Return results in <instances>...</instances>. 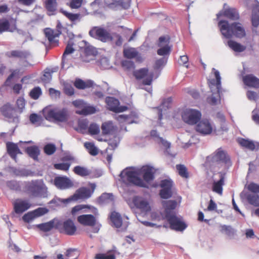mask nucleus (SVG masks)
<instances>
[{
  "label": "nucleus",
  "mask_w": 259,
  "mask_h": 259,
  "mask_svg": "<svg viewBox=\"0 0 259 259\" xmlns=\"http://www.w3.org/2000/svg\"><path fill=\"white\" fill-rule=\"evenodd\" d=\"M154 169L148 166L141 168H130L122 170L120 174V180L126 184H134L141 187H146L145 182H149L154 179Z\"/></svg>",
  "instance_id": "1"
},
{
  "label": "nucleus",
  "mask_w": 259,
  "mask_h": 259,
  "mask_svg": "<svg viewBox=\"0 0 259 259\" xmlns=\"http://www.w3.org/2000/svg\"><path fill=\"white\" fill-rule=\"evenodd\" d=\"M230 164V160L225 151L218 149L212 155L207 158V165L213 172H219V170L224 168Z\"/></svg>",
  "instance_id": "2"
},
{
  "label": "nucleus",
  "mask_w": 259,
  "mask_h": 259,
  "mask_svg": "<svg viewBox=\"0 0 259 259\" xmlns=\"http://www.w3.org/2000/svg\"><path fill=\"white\" fill-rule=\"evenodd\" d=\"M219 26L222 35L226 38H230L233 35L242 38L246 35L245 29L240 23L235 22L230 25L228 21L221 20L219 22Z\"/></svg>",
  "instance_id": "3"
},
{
  "label": "nucleus",
  "mask_w": 259,
  "mask_h": 259,
  "mask_svg": "<svg viewBox=\"0 0 259 259\" xmlns=\"http://www.w3.org/2000/svg\"><path fill=\"white\" fill-rule=\"evenodd\" d=\"M43 114L45 118L50 121L65 122L68 120L69 117V113L66 108H46L44 109Z\"/></svg>",
  "instance_id": "4"
},
{
  "label": "nucleus",
  "mask_w": 259,
  "mask_h": 259,
  "mask_svg": "<svg viewBox=\"0 0 259 259\" xmlns=\"http://www.w3.org/2000/svg\"><path fill=\"white\" fill-rule=\"evenodd\" d=\"M28 191L34 197L46 198L48 196V188L41 180L31 181L28 186Z\"/></svg>",
  "instance_id": "5"
},
{
  "label": "nucleus",
  "mask_w": 259,
  "mask_h": 259,
  "mask_svg": "<svg viewBox=\"0 0 259 259\" xmlns=\"http://www.w3.org/2000/svg\"><path fill=\"white\" fill-rule=\"evenodd\" d=\"M214 70V74L216 79V83L213 80L211 82L210 88L212 92V95L211 97H208L207 99V102L212 105H215L220 102V92L221 89V77L220 75V73L218 70H216L214 68H213Z\"/></svg>",
  "instance_id": "6"
},
{
  "label": "nucleus",
  "mask_w": 259,
  "mask_h": 259,
  "mask_svg": "<svg viewBox=\"0 0 259 259\" xmlns=\"http://www.w3.org/2000/svg\"><path fill=\"white\" fill-rule=\"evenodd\" d=\"M182 117L183 121L186 123L194 125L200 120L201 117V113L196 109H186L183 111Z\"/></svg>",
  "instance_id": "7"
},
{
  "label": "nucleus",
  "mask_w": 259,
  "mask_h": 259,
  "mask_svg": "<svg viewBox=\"0 0 259 259\" xmlns=\"http://www.w3.org/2000/svg\"><path fill=\"white\" fill-rule=\"evenodd\" d=\"M78 222L83 226L92 227V232L97 233L101 227V225L97 222L96 218L92 214H82L78 217Z\"/></svg>",
  "instance_id": "8"
},
{
  "label": "nucleus",
  "mask_w": 259,
  "mask_h": 259,
  "mask_svg": "<svg viewBox=\"0 0 259 259\" xmlns=\"http://www.w3.org/2000/svg\"><path fill=\"white\" fill-rule=\"evenodd\" d=\"M90 35L102 42H107L113 39L112 35L106 29L100 27H95L89 32Z\"/></svg>",
  "instance_id": "9"
},
{
  "label": "nucleus",
  "mask_w": 259,
  "mask_h": 259,
  "mask_svg": "<svg viewBox=\"0 0 259 259\" xmlns=\"http://www.w3.org/2000/svg\"><path fill=\"white\" fill-rule=\"evenodd\" d=\"M134 76L138 81L141 80L142 85H150L152 83L153 73L147 68H144L134 72Z\"/></svg>",
  "instance_id": "10"
},
{
  "label": "nucleus",
  "mask_w": 259,
  "mask_h": 259,
  "mask_svg": "<svg viewBox=\"0 0 259 259\" xmlns=\"http://www.w3.org/2000/svg\"><path fill=\"white\" fill-rule=\"evenodd\" d=\"M170 37L168 35L160 36L157 42L159 49L157 53L160 56L168 55L171 51L172 46L170 45Z\"/></svg>",
  "instance_id": "11"
},
{
  "label": "nucleus",
  "mask_w": 259,
  "mask_h": 259,
  "mask_svg": "<svg viewBox=\"0 0 259 259\" xmlns=\"http://www.w3.org/2000/svg\"><path fill=\"white\" fill-rule=\"evenodd\" d=\"M171 229L177 231H183L187 228V225L183 221L181 217H178L176 214L168 215L166 217Z\"/></svg>",
  "instance_id": "12"
},
{
  "label": "nucleus",
  "mask_w": 259,
  "mask_h": 259,
  "mask_svg": "<svg viewBox=\"0 0 259 259\" xmlns=\"http://www.w3.org/2000/svg\"><path fill=\"white\" fill-rule=\"evenodd\" d=\"M92 192L89 188L82 187L78 189L75 194L71 197L62 199L61 202L63 203H68L72 200H76L78 199H87L91 196Z\"/></svg>",
  "instance_id": "13"
},
{
  "label": "nucleus",
  "mask_w": 259,
  "mask_h": 259,
  "mask_svg": "<svg viewBox=\"0 0 259 259\" xmlns=\"http://www.w3.org/2000/svg\"><path fill=\"white\" fill-rule=\"evenodd\" d=\"M213 129V124L207 119H202L196 125V131L204 135L210 134Z\"/></svg>",
  "instance_id": "14"
},
{
  "label": "nucleus",
  "mask_w": 259,
  "mask_h": 259,
  "mask_svg": "<svg viewBox=\"0 0 259 259\" xmlns=\"http://www.w3.org/2000/svg\"><path fill=\"white\" fill-rule=\"evenodd\" d=\"M134 205L141 211L147 212L151 210V207L148 200L141 196H136L133 198Z\"/></svg>",
  "instance_id": "15"
},
{
  "label": "nucleus",
  "mask_w": 259,
  "mask_h": 259,
  "mask_svg": "<svg viewBox=\"0 0 259 259\" xmlns=\"http://www.w3.org/2000/svg\"><path fill=\"white\" fill-rule=\"evenodd\" d=\"M106 103L107 105L108 108L110 110L115 112H123L127 109V107L125 106H119V101L113 97H108L106 98Z\"/></svg>",
  "instance_id": "16"
},
{
  "label": "nucleus",
  "mask_w": 259,
  "mask_h": 259,
  "mask_svg": "<svg viewBox=\"0 0 259 259\" xmlns=\"http://www.w3.org/2000/svg\"><path fill=\"white\" fill-rule=\"evenodd\" d=\"M54 185L60 189H67L73 187V184L70 179L64 177H57L54 180Z\"/></svg>",
  "instance_id": "17"
},
{
  "label": "nucleus",
  "mask_w": 259,
  "mask_h": 259,
  "mask_svg": "<svg viewBox=\"0 0 259 259\" xmlns=\"http://www.w3.org/2000/svg\"><path fill=\"white\" fill-rule=\"evenodd\" d=\"M48 212L46 208L39 207L33 211L28 212L24 214L22 218L23 221L29 223L36 218L41 216Z\"/></svg>",
  "instance_id": "18"
},
{
  "label": "nucleus",
  "mask_w": 259,
  "mask_h": 259,
  "mask_svg": "<svg viewBox=\"0 0 259 259\" xmlns=\"http://www.w3.org/2000/svg\"><path fill=\"white\" fill-rule=\"evenodd\" d=\"M31 204L28 200L18 199L13 203L14 210L16 213H22L30 207Z\"/></svg>",
  "instance_id": "19"
},
{
  "label": "nucleus",
  "mask_w": 259,
  "mask_h": 259,
  "mask_svg": "<svg viewBox=\"0 0 259 259\" xmlns=\"http://www.w3.org/2000/svg\"><path fill=\"white\" fill-rule=\"evenodd\" d=\"M0 111L2 115L9 119L14 120L16 118V111L13 106L8 103L4 105L0 108Z\"/></svg>",
  "instance_id": "20"
},
{
  "label": "nucleus",
  "mask_w": 259,
  "mask_h": 259,
  "mask_svg": "<svg viewBox=\"0 0 259 259\" xmlns=\"http://www.w3.org/2000/svg\"><path fill=\"white\" fill-rule=\"evenodd\" d=\"M110 219L114 226L117 228H121L122 230L126 229L128 225V222H122L120 214L117 212H112Z\"/></svg>",
  "instance_id": "21"
},
{
  "label": "nucleus",
  "mask_w": 259,
  "mask_h": 259,
  "mask_svg": "<svg viewBox=\"0 0 259 259\" xmlns=\"http://www.w3.org/2000/svg\"><path fill=\"white\" fill-rule=\"evenodd\" d=\"M115 118L120 123H125L126 124H131L133 123H138L137 120L138 115L136 112H132L129 115L121 114L115 116Z\"/></svg>",
  "instance_id": "22"
},
{
  "label": "nucleus",
  "mask_w": 259,
  "mask_h": 259,
  "mask_svg": "<svg viewBox=\"0 0 259 259\" xmlns=\"http://www.w3.org/2000/svg\"><path fill=\"white\" fill-rule=\"evenodd\" d=\"M17 30L16 22H9L6 19H0V34L4 31L14 32Z\"/></svg>",
  "instance_id": "23"
},
{
  "label": "nucleus",
  "mask_w": 259,
  "mask_h": 259,
  "mask_svg": "<svg viewBox=\"0 0 259 259\" xmlns=\"http://www.w3.org/2000/svg\"><path fill=\"white\" fill-rule=\"evenodd\" d=\"M162 206L164 208L165 217L175 214L174 210L177 206V203L175 200H164L162 202Z\"/></svg>",
  "instance_id": "24"
},
{
  "label": "nucleus",
  "mask_w": 259,
  "mask_h": 259,
  "mask_svg": "<svg viewBox=\"0 0 259 259\" xmlns=\"http://www.w3.org/2000/svg\"><path fill=\"white\" fill-rule=\"evenodd\" d=\"M219 180L218 181H214L212 185V190L215 193L222 195L223 192V186L224 184V177L223 174L218 172Z\"/></svg>",
  "instance_id": "25"
},
{
  "label": "nucleus",
  "mask_w": 259,
  "mask_h": 259,
  "mask_svg": "<svg viewBox=\"0 0 259 259\" xmlns=\"http://www.w3.org/2000/svg\"><path fill=\"white\" fill-rule=\"evenodd\" d=\"M220 231L231 239H234L236 235V230L231 226L221 225L220 226Z\"/></svg>",
  "instance_id": "26"
},
{
  "label": "nucleus",
  "mask_w": 259,
  "mask_h": 259,
  "mask_svg": "<svg viewBox=\"0 0 259 259\" xmlns=\"http://www.w3.org/2000/svg\"><path fill=\"white\" fill-rule=\"evenodd\" d=\"M222 15L232 20H237L239 18L238 13L234 9H228L225 10L223 12H221L217 14V17L219 18Z\"/></svg>",
  "instance_id": "27"
},
{
  "label": "nucleus",
  "mask_w": 259,
  "mask_h": 259,
  "mask_svg": "<svg viewBox=\"0 0 259 259\" xmlns=\"http://www.w3.org/2000/svg\"><path fill=\"white\" fill-rule=\"evenodd\" d=\"M243 80L245 84L247 86L259 88V79L252 75H248L243 78Z\"/></svg>",
  "instance_id": "28"
},
{
  "label": "nucleus",
  "mask_w": 259,
  "mask_h": 259,
  "mask_svg": "<svg viewBox=\"0 0 259 259\" xmlns=\"http://www.w3.org/2000/svg\"><path fill=\"white\" fill-rule=\"evenodd\" d=\"M63 229L65 233L69 235H74L76 228L72 221L68 219L63 223Z\"/></svg>",
  "instance_id": "29"
},
{
  "label": "nucleus",
  "mask_w": 259,
  "mask_h": 259,
  "mask_svg": "<svg viewBox=\"0 0 259 259\" xmlns=\"http://www.w3.org/2000/svg\"><path fill=\"white\" fill-rule=\"evenodd\" d=\"M7 148L8 152L11 157L16 161V155L17 154H21L17 145L13 143L8 142L7 143Z\"/></svg>",
  "instance_id": "30"
},
{
  "label": "nucleus",
  "mask_w": 259,
  "mask_h": 259,
  "mask_svg": "<svg viewBox=\"0 0 259 259\" xmlns=\"http://www.w3.org/2000/svg\"><path fill=\"white\" fill-rule=\"evenodd\" d=\"M61 33V31L59 30H58V32L50 28H46L45 30L46 37L48 38L50 42H56V38L58 37Z\"/></svg>",
  "instance_id": "31"
},
{
  "label": "nucleus",
  "mask_w": 259,
  "mask_h": 259,
  "mask_svg": "<svg viewBox=\"0 0 259 259\" xmlns=\"http://www.w3.org/2000/svg\"><path fill=\"white\" fill-rule=\"evenodd\" d=\"M151 136L155 139L156 142L159 144H161L166 149L167 152H168L167 150L170 146V144L169 142L164 140L162 137H159L156 130L151 131Z\"/></svg>",
  "instance_id": "32"
},
{
  "label": "nucleus",
  "mask_w": 259,
  "mask_h": 259,
  "mask_svg": "<svg viewBox=\"0 0 259 259\" xmlns=\"http://www.w3.org/2000/svg\"><path fill=\"white\" fill-rule=\"evenodd\" d=\"M58 224V221L56 220H53L49 222L40 224L37 225L36 226L40 230L48 232L50 231L53 228L56 227Z\"/></svg>",
  "instance_id": "33"
},
{
  "label": "nucleus",
  "mask_w": 259,
  "mask_h": 259,
  "mask_svg": "<svg viewBox=\"0 0 259 259\" xmlns=\"http://www.w3.org/2000/svg\"><path fill=\"white\" fill-rule=\"evenodd\" d=\"M101 129L104 135H107L114 132L116 130V127L113 125L112 121H109L102 124Z\"/></svg>",
  "instance_id": "34"
},
{
  "label": "nucleus",
  "mask_w": 259,
  "mask_h": 259,
  "mask_svg": "<svg viewBox=\"0 0 259 259\" xmlns=\"http://www.w3.org/2000/svg\"><path fill=\"white\" fill-rule=\"evenodd\" d=\"M228 46L234 51L236 52H242L246 49V47L233 40L228 41Z\"/></svg>",
  "instance_id": "35"
},
{
  "label": "nucleus",
  "mask_w": 259,
  "mask_h": 259,
  "mask_svg": "<svg viewBox=\"0 0 259 259\" xmlns=\"http://www.w3.org/2000/svg\"><path fill=\"white\" fill-rule=\"evenodd\" d=\"M252 26L256 27L259 25V6H256L252 10L251 18Z\"/></svg>",
  "instance_id": "36"
},
{
  "label": "nucleus",
  "mask_w": 259,
  "mask_h": 259,
  "mask_svg": "<svg viewBox=\"0 0 259 259\" xmlns=\"http://www.w3.org/2000/svg\"><path fill=\"white\" fill-rule=\"evenodd\" d=\"M92 84L93 82L91 81L84 82L80 79H76L74 83L76 88L81 90L91 87Z\"/></svg>",
  "instance_id": "37"
},
{
  "label": "nucleus",
  "mask_w": 259,
  "mask_h": 259,
  "mask_svg": "<svg viewBox=\"0 0 259 259\" xmlns=\"http://www.w3.org/2000/svg\"><path fill=\"white\" fill-rule=\"evenodd\" d=\"M97 111L96 108L92 106H86L85 105L84 108L79 111L76 112L79 114L82 115H89L95 113Z\"/></svg>",
  "instance_id": "38"
},
{
  "label": "nucleus",
  "mask_w": 259,
  "mask_h": 259,
  "mask_svg": "<svg viewBox=\"0 0 259 259\" xmlns=\"http://www.w3.org/2000/svg\"><path fill=\"white\" fill-rule=\"evenodd\" d=\"M248 202L254 206H259V196L254 194H248L246 195Z\"/></svg>",
  "instance_id": "39"
},
{
  "label": "nucleus",
  "mask_w": 259,
  "mask_h": 259,
  "mask_svg": "<svg viewBox=\"0 0 259 259\" xmlns=\"http://www.w3.org/2000/svg\"><path fill=\"white\" fill-rule=\"evenodd\" d=\"M238 143L242 147H245L249 150H253L255 148V145L253 142L244 139H239Z\"/></svg>",
  "instance_id": "40"
},
{
  "label": "nucleus",
  "mask_w": 259,
  "mask_h": 259,
  "mask_svg": "<svg viewBox=\"0 0 259 259\" xmlns=\"http://www.w3.org/2000/svg\"><path fill=\"white\" fill-rule=\"evenodd\" d=\"M123 54L125 57L132 59L137 56L138 52L135 48H128L124 49Z\"/></svg>",
  "instance_id": "41"
},
{
  "label": "nucleus",
  "mask_w": 259,
  "mask_h": 259,
  "mask_svg": "<svg viewBox=\"0 0 259 259\" xmlns=\"http://www.w3.org/2000/svg\"><path fill=\"white\" fill-rule=\"evenodd\" d=\"M60 12L72 22L79 21L80 20V15L79 14H73L71 13H69L62 9L60 10Z\"/></svg>",
  "instance_id": "42"
},
{
  "label": "nucleus",
  "mask_w": 259,
  "mask_h": 259,
  "mask_svg": "<svg viewBox=\"0 0 259 259\" xmlns=\"http://www.w3.org/2000/svg\"><path fill=\"white\" fill-rule=\"evenodd\" d=\"M26 151L28 154L34 159H36L39 154V150L37 146L28 147Z\"/></svg>",
  "instance_id": "43"
},
{
  "label": "nucleus",
  "mask_w": 259,
  "mask_h": 259,
  "mask_svg": "<svg viewBox=\"0 0 259 259\" xmlns=\"http://www.w3.org/2000/svg\"><path fill=\"white\" fill-rule=\"evenodd\" d=\"M84 146L92 155L95 156L98 154V149L93 143L85 142Z\"/></svg>",
  "instance_id": "44"
},
{
  "label": "nucleus",
  "mask_w": 259,
  "mask_h": 259,
  "mask_svg": "<svg viewBox=\"0 0 259 259\" xmlns=\"http://www.w3.org/2000/svg\"><path fill=\"white\" fill-rule=\"evenodd\" d=\"M74 172L80 176L84 177L90 174V171L85 167L76 166L73 169Z\"/></svg>",
  "instance_id": "45"
},
{
  "label": "nucleus",
  "mask_w": 259,
  "mask_h": 259,
  "mask_svg": "<svg viewBox=\"0 0 259 259\" xmlns=\"http://www.w3.org/2000/svg\"><path fill=\"white\" fill-rule=\"evenodd\" d=\"M99 200L102 203H112L114 200V196L111 193H104L99 197Z\"/></svg>",
  "instance_id": "46"
},
{
  "label": "nucleus",
  "mask_w": 259,
  "mask_h": 259,
  "mask_svg": "<svg viewBox=\"0 0 259 259\" xmlns=\"http://www.w3.org/2000/svg\"><path fill=\"white\" fill-rule=\"evenodd\" d=\"M45 5L47 9L49 12H52L56 10L57 3L56 0H46Z\"/></svg>",
  "instance_id": "47"
},
{
  "label": "nucleus",
  "mask_w": 259,
  "mask_h": 259,
  "mask_svg": "<svg viewBox=\"0 0 259 259\" xmlns=\"http://www.w3.org/2000/svg\"><path fill=\"white\" fill-rule=\"evenodd\" d=\"M176 167L179 174L182 177L184 178H188L189 177L187 169L184 165H177Z\"/></svg>",
  "instance_id": "48"
},
{
  "label": "nucleus",
  "mask_w": 259,
  "mask_h": 259,
  "mask_svg": "<svg viewBox=\"0 0 259 259\" xmlns=\"http://www.w3.org/2000/svg\"><path fill=\"white\" fill-rule=\"evenodd\" d=\"M151 220L154 221L159 222L166 219L165 213H163L159 212H152L151 214Z\"/></svg>",
  "instance_id": "49"
},
{
  "label": "nucleus",
  "mask_w": 259,
  "mask_h": 259,
  "mask_svg": "<svg viewBox=\"0 0 259 259\" xmlns=\"http://www.w3.org/2000/svg\"><path fill=\"white\" fill-rule=\"evenodd\" d=\"M41 94V90L39 87H35L33 88L29 93V95L31 98L34 100L37 99Z\"/></svg>",
  "instance_id": "50"
},
{
  "label": "nucleus",
  "mask_w": 259,
  "mask_h": 259,
  "mask_svg": "<svg viewBox=\"0 0 259 259\" xmlns=\"http://www.w3.org/2000/svg\"><path fill=\"white\" fill-rule=\"evenodd\" d=\"M72 45H73V44H72L71 40H70V41H69V42L67 45L66 49L65 50V52L63 54V57H62V62L63 63H64V62H65L66 56L67 55L70 54L74 52V50L72 47Z\"/></svg>",
  "instance_id": "51"
},
{
  "label": "nucleus",
  "mask_w": 259,
  "mask_h": 259,
  "mask_svg": "<svg viewBox=\"0 0 259 259\" xmlns=\"http://www.w3.org/2000/svg\"><path fill=\"white\" fill-rule=\"evenodd\" d=\"M66 256L68 259H77L78 256V253L75 249H69L66 252Z\"/></svg>",
  "instance_id": "52"
},
{
  "label": "nucleus",
  "mask_w": 259,
  "mask_h": 259,
  "mask_svg": "<svg viewBox=\"0 0 259 259\" xmlns=\"http://www.w3.org/2000/svg\"><path fill=\"white\" fill-rule=\"evenodd\" d=\"M159 195L163 199H168L172 195V190L171 189L161 188L159 192Z\"/></svg>",
  "instance_id": "53"
},
{
  "label": "nucleus",
  "mask_w": 259,
  "mask_h": 259,
  "mask_svg": "<svg viewBox=\"0 0 259 259\" xmlns=\"http://www.w3.org/2000/svg\"><path fill=\"white\" fill-rule=\"evenodd\" d=\"M64 91L68 96H72L74 93V88L72 85L67 82L64 84Z\"/></svg>",
  "instance_id": "54"
},
{
  "label": "nucleus",
  "mask_w": 259,
  "mask_h": 259,
  "mask_svg": "<svg viewBox=\"0 0 259 259\" xmlns=\"http://www.w3.org/2000/svg\"><path fill=\"white\" fill-rule=\"evenodd\" d=\"M56 148L55 145L48 144L44 147L45 152L48 155L53 154L56 151Z\"/></svg>",
  "instance_id": "55"
},
{
  "label": "nucleus",
  "mask_w": 259,
  "mask_h": 259,
  "mask_svg": "<svg viewBox=\"0 0 259 259\" xmlns=\"http://www.w3.org/2000/svg\"><path fill=\"white\" fill-rule=\"evenodd\" d=\"M160 187L161 188H165L166 189H172V182L170 179L162 180L160 183Z\"/></svg>",
  "instance_id": "56"
},
{
  "label": "nucleus",
  "mask_w": 259,
  "mask_h": 259,
  "mask_svg": "<svg viewBox=\"0 0 259 259\" xmlns=\"http://www.w3.org/2000/svg\"><path fill=\"white\" fill-rule=\"evenodd\" d=\"M168 108V103L164 102L162 104L158 107V119L160 120L162 119V114Z\"/></svg>",
  "instance_id": "57"
},
{
  "label": "nucleus",
  "mask_w": 259,
  "mask_h": 259,
  "mask_svg": "<svg viewBox=\"0 0 259 259\" xmlns=\"http://www.w3.org/2000/svg\"><path fill=\"white\" fill-rule=\"evenodd\" d=\"M113 5H115L116 6H119L122 7L123 8L126 9H128L130 6V1L119 0L115 2V3L113 4Z\"/></svg>",
  "instance_id": "58"
},
{
  "label": "nucleus",
  "mask_w": 259,
  "mask_h": 259,
  "mask_svg": "<svg viewBox=\"0 0 259 259\" xmlns=\"http://www.w3.org/2000/svg\"><path fill=\"white\" fill-rule=\"evenodd\" d=\"M96 259H115L114 254L111 252L106 254H98L96 255Z\"/></svg>",
  "instance_id": "59"
},
{
  "label": "nucleus",
  "mask_w": 259,
  "mask_h": 259,
  "mask_svg": "<svg viewBox=\"0 0 259 259\" xmlns=\"http://www.w3.org/2000/svg\"><path fill=\"white\" fill-rule=\"evenodd\" d=\"M17 107L18 110L20 113L23 111V110L25 108V102L23 98H19L16 102Z\"/></svg>",
  "instance_id": "60"
},
{
  "label": "nucleus",
  "mask_w": 259,
  "mask_h": 259,
  "mask_svg": "<svg viewBox=\"0 0 259 259\" xmlns=\"http://www.w3.org/2000/svg\"><path fill=\"white\" fill-rule=\"evenodd\" d=\"M89 131L92 135H96L100 132L99 126L95 123L91 124L89 128Z\"/></svg>",
  "instance_id": "61"
},
{
  "label": "nucleus",
  "mask_w": 259,
  "mask_h": 259,
  "mask_svg": "<svg viewBox=\"0 0 259 259\" xmlns=\"http://www.w3.org/2000/svg\"><path fill=\"white\" fill-rule=\"evenodd\" d=\"M70 163L69 162L55 164L54 165L56 169L63 170L65 171L68 170L70 167Z\"/></svg>",
  "instance_id": "62"
},
{
  "label": "nucleus",
  "mask_w": 259,
  "mask_h": 259,
  "mask_svg": "<svg viewBox=\"0 0 259 259\" xmlns=\"http://www.w3.org/2000/svg\"><path fill=\"white\" fill-rule=\"evenodd\" d=\"M7 186L12 190H17L19 189V183L14 180L9 181L7 182Z\"/></svg>",
  "instance_id": "63"
},
{
  "label": "nucleus",
  "mask_w": 259,
  "mask_h": 259,
  "mask_svg": "<svg viewBox=\"0 0 259 259\" xmlns=\"http://www.w3.org/2000/svg\"><path fill=\"white\" fill-rule=\"evenodd\" d=\"M247 189L253 193H259V185L255 183H251L248 184Z\"/></svg>",
  "instance_id": "64"
}]
</instances>
